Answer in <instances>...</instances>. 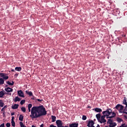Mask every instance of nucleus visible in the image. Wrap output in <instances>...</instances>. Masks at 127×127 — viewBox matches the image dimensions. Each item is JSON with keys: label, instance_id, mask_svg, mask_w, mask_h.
<instances>
[{"label": "nucleus", "instance_id": "1", "mask_svg": "<svg viewBox=\"0 0 127 127\" xmlns=\"http://www.w3.org/2000/svg\"><path fill=\"white\" fill-rule=\"evenodd\" d=\"M46 115H47V111H46L45 107L43 105H41L32 108L30 117L31 119H37V118L46 116Z\"/></svg>", "mask_w": 127, "mask_h": 127}, {"label": "nucleus", "instance_id": "2", "mask_svg": "<svg viewBox=\"0 0 127 127\" xmlns=\"http://www.w3.org/2000/svg\"><path fill=\"white\" fill-rule=\"evenodd\" d=\"M113 113L112 109L108 108L106 111L102 112V114L106 117H109Z\"/></svg>", "mask_w": 127, "mask_h": 127}, {"label": "nucleus", "instance_id": "3", "mask_svg": "<svg viewBox=\"0 0 127 127\" xmlns=\"http://www.w3.org/2000/svg\"><path fill=\"white\" fill-rule=\"evenodd\" d=\"M106 116L103 115V116H101V117L100 118L98 122H99L100 124H104L105 123H107V120L105 119L106 118Z\"/></svg>", "mask_w": 127, "mask_h": 127}, {"label": "nucleus", "instance_id": "4", "mask_svg": "<svg viewBox=\"0 0 127 127\" xmlns=\"http://www.w3.org/2000/svg\"><path fill=\"white\" fill-rule=\"evenodd\" d=\"M56 124L57 126V127H62L63 126V123L60 120H57Z\"/></svg>", "mask_w": 127, "mask_h": 127}, {"label": "nucleus", "instance_id": "5", "mask_svg": "<svg viewBox=\"0 0 127 127\" xmlns=\"http://www.w3.org/2000/svg\"><path fill=\"white\" fill-rule=\"evenodd\" d=\"M6 74L3 73H0V77L3 78V80H7L8 76H5Z\"/></svg>", "mask_w": 127, "mask_h": 127}, {"label": "nucleus", "instance_id": "6", "mask_svg": "<svg viewBox=\"0 0 127 127\" xmlns=\"http://www.w3.org/2000/svg\"><path fill=\"white\" fill-rule=\"evenodd\" d=\"M17 93L19 97H22V98H24V93H23L22 90H20L17 91Z\"/></svg>", "mask_w": 127, "mask_h": 127}, {"label": "nucleus", "instance_id": "7", "mask_svg": "<svg viewBox=\"0 0 127 127\" xmlns=\"http://www.w3.org/2000/svg\"><path fill=\"white\" fill-rule=\"evenodd\" d=\"M94 125H95V122H94L93 120H90L88 121V123L87 125V127H92V126H94Z\"/></svg>", "mask_w": 127, "mask_h": 127}, {"label": "nucleus", "instance_id": "8", "mask_svg": "<svg viewBox=\"0 0 127 127\" xmlns=\"http://www.w3.org/2000/svg\"><path fill=\"white\" fill-rule=\"evenodd\" d=\"M112 114V116H107L106 117V119H110L112 120L113 118H116V116H117V114H116V113L113 112V113H111Z\"/></svg>", "mask_w": 127, "mask_h": 127}, {"label": "nucleus", "instance_id": "9", "mask_svg": "<svg viewBox=\"0 0 127 127\" xmlns=\"http://www.w3.org/2000/svg\"><path fill=\"white\" fill-rule=\"evenodd\" d=\"M18 107H19V105L15 104L11 106V109H12V110H16L17 109H18Z\"/></svg>", "mask_w": 127, "mask_h": 127}, {"label": "nucleus", "instance_id": "10", "mask_svg": "<svg viewBox=\"0 0 127 127\" xmlns=\"http://www.w3.org/2000/svg\"><path fill=\"white\" fill-rule=\"evenodd\" d=\"M5 91L6 92H7L8 93H9L10 92H13V89H12L10 87H7L6 88H5Z\"/></svg>", "mask_w": 127, "mask_h": 127}, {"label": "nucleus", "instance_id": "11", "mask_svg": "<svg viewBox=\"0 0 127 127\" xmlns=\"http://www.w3.org/2000/svg\"><path fill=\"white\" fill-rule=\"evenodd\" d=\"M79 126V124L78 123H72L71 124H69V127H77Z\"/></svg>", "mask_w": 127, "mask_h": 127}, {"label": "nucleus", "instance_id": "12", "mask_svg": "<svg viewBox=\"0 0 127 127\" xmlns=\"http://www.w3.org/2000/svg\"><path fill=\"white\" fill-rule=\"evenodd\" d=\"M21 100V99H20V98L18 97V96H16L15 97L14 102L16 103V102H20Z\"/></svg>", "mask_w": 127, "mask_h": 127}, {"label": "nucleus", "instance_id": "13", "mask_svg": "<svg viewBox=\"0 0 127 127\" xmlns=\"http://www.w3.org/2000/svg\"><path fill=\"white\" fill-rule=\"evenodd\" d=\"M25 92L26 94H27V95H29V96L33 97V93H32V92L28 90H26Z\"/></svg>", "mask_w": 127, "mask_h": 127}, {"label": "nucleus", "instance_id": "14", "mask_svg": "<svg viewBox=\"0 0 127 127\" xmlns=\"http://www.w3.org/2000/svg\"><path fill=\"white\" fill-rule=\"evenodd\" d=\"M93 110H94L95 112H96V113H101L102 111L101 108H96Z\"/></svg>", "mask_w": 127, "mask_h": 127}, {"label": "nucleus", "instance_id": "15", "mask_svg": "<svg viewBox=\"0 0 127 127\" xmlns=\"http://www.w3.org/2000/svg\"><path fill=\"white\" fill-rule=\"evenodd\" d=\"M116 126H117V123H116V122H113L109 124V127H115Z\"/></svg>", "mask_w": 127, "mask_h": 127}, {"label": "nucleus", "instance_id": "16", "mask_svg": "<svg viewBox=\"0 0 127 127\" xmlns=\"http://www.w3.org/2000/svg\"><path fill=\"white\" fill-rule=\"evenodd\" d=\"M112 123H113V120L111 119H109L108 120L107 122V125H110V124H112Z\"/></svg>", "mask_w": 127, "mask_h": 127}, {"label": "nucleus", "instance_id": "17", "mask_svg": "<svg viewBox=\"0 0 127 127\" xmlns=\"http://www.w3.org/2000/svg\"><path fill=\"white\" fill-rule=\"evenodd\" d=\"M15 70H16V71H18V72H20V71L22 70V68L20 66H17L15 68Z\"/></svg>", "mask_w": 127, "mask_h": 127}, {"label": "nucleus", "instance_id": "18", "mask_svg": "<svg viewBox=\"0 0 127 127\" xmlns=\"http://www.w3.org/2000/svg\"><path fill=\"white\" fill-rule=\"evenodd\" d=\"M52 120V123H54L56 121V117L53 115L51 116Z\"/></svg>", "mask_w": 127, "mask_h": 127}, {"label": "nucleus", "instance_id": "19", "mask_svg": "<svg viewBox=\"0 0 127 127\" xmlns=\"http://www.w3.org/2000/svg\"><path fill=\"white\" fill-rule=\"evenodd\" d=\"M4 84V79L0 78V85H3Z\"/></svg>", "mask_w": 127, "mask_h": 127}, {"label": "nucleus", "instance_id": "20", "mask_svg": "<svg viewBox=\"0 0 127 127\" xmlns=\"http://www.w3.org/2000/svg\"><path fill=\"white\" fill-rule=\"evenodd\" d=\"M3 106H4V103H3L2 100H0V107H1V108H2Z\"/></svg>", "mask_w": 127, "mask_h": 127}, {"label": "nucleus", "instance_id": "21", "mask_svg": "<svg viewBox=\"0 0 127 127\" xmlns=\"http://www.w3.org/2000/svg\"><path fill=\"white\" fill-rule=\"evenodd\" d=\"M96 118L97 119L98 121H99L102 116H101L100 114H98L96 115Z\"/></svg>", "mask_w": 127, "mask_h": 127}, {"label": "nucleus", "instance_id": "22", "mask_svg": "<svg viewBox=\"0 0 127 127\" xmlns=\"http://www.w3.org/2000/svg\"><path fill=\"white\" fill-rule=\"evenodd\" d=\"M23 115H20L19 117V121H20L21 122H22L23 121Z\"/></svg>", "mask_w": 127, "mask_h": 127}, {"label": "nucleus", "instance_id": "23", "mask_svg": "<svg viewBox=\"0 0 127 127\" xmlns=\"http://www.w3.org/2000/svg\"><path fill=\"white\" fill-rule=\"evenodd\" d=\"M123 110H124V106L121 105L120 108L119 109V113H123V112H122Z\"/></svg>", "mask_w": 127, "mask_h": 127}, {"label": "nucleus", "instance_id": "24", "mask_svg": "<svg viewBox=\"0 0 127 127\" xmlns=\"http://www.w3.org/2000/svg\"><path fill=\"white\" fill-rule=\"evenodd\" d=\"M5 109H7V106H4L1 110V112H5Z\"/></svg>", "mask_w": 127, "mask_h": 127}, {"label": "nucleus", "instance_id": "25", "mask_svg": "<svg viewBox=\"0 0 127 127\" xmlns=\"http://www.w3.org/2000/svg\"><path fill=\"white\" fill-rule=\"evenodd\" d=\"M7 84H8V85H9L10 86H13V85H14V82L12 81V83H11L9 81H7Z\"/></svg>", "mask_w": 127, "mask_h": 127}, {"label": "nucleus", "instance_id": "26", "mask_svg": "<svg viewBox=\"0 0 127 127\" xmlns=\"http://www.w3.org/2000/svg\"><path fill=\"white\" fill-rule=\"evenodd\" d=\"M117 121L118 123H122V122H123V119L120 118L119 117H117Z\"/></svg>", "mask_w": 127, "mask_h": 127}, {"label": "nucleus", "instance_id": "27", "mask_svg": "<svg viewBox=\"0 0 127 127\" xmlns=\"http://www.w3.org/2000/svg\"><path fill=\"white\" fill-rule=\"evenodd\" d=\"M4 96V93L3 91H0V98H2Z\"/></svg>", "mask_w": 127, "mask_h": 127}, {"label": "nucleus", "instance_id": "28", "mask_svg": "<svg viewBox=\"0 0 127 127\" xmlns=\"http://www.w3.org/2000/svg\"><path fill=\"white\" fill-rule=\"evenodd\" d=\"M120 107H121V104H118L115 107V109H116V110H118L120 111Z\"/></svg>", "mask_w": 127, "mask_h": 127}, {"label": "nucleus", "instance_id": "29", "mask_svg": "<svg viewBox=\"0 0 127 127\" xmlns=\"http://www.w3.org/2000/svg\"><path fill=\"white\" fill-rule=\"evenodd\" d=\"M123 104L124 105H127V98L126 97H124V99L123 101Z\"/></svg>", "mask_w": 127, "mask_h": 127}, {"label": "nucleus", "instance_id": "30", "mask_svg": "<svg viewBox=\"0 0 127 127\" xmlns=\"http://www.w3.org/2000/svg\"><path fill=\"white\" fill-rule=\"evenodd\" d=\"M21 110L22 112H24V113H25V112H26V109H25V107H21Z\"/></svg>", "mask_w": 127, "mask_h": 127}, {"label": "nucleus", "instance_id": "31", "mask_svg": "<svg viewBox=\"0 0 127 127\" xmlns=\"http://www.w3.org/2000/svg\"><path fill=\"white\" fill-rule=\"evenodd\" d=\"M11 123L12 127H15V122H14V121H11Z\"/></svg>", "mask_w": 127, "mask_h": 127}, {"label": "nucleus", "instance_id": "32", "mask_svg": "<svg viewBox=\"0 0 127 127\" xmlns=\"http://www.w3.org/2000/svg\"><path fill=\"white\" fill-rule=\"evenodd\" d=\"M82 120H83V121H86L87 120V116H86L85 115H83Z\"/></svg>", "mask_w": 127, "mask_h": 127}, {"label": "nucleus", "instance_id": "33", "mask_svg": "<svg viewBox=\"0 0 127 127\" xmlns=\"http://www.w3.org/2000/svg\"><path fill=\"white\" fill-rule=\"evenodd\" d=\"M25 103V100H22L20 101V104L21 105H24V104Z\"/></svg>", "mask_w": 127, "mask_h": 127}, {"label": "nucleus", "instance_id": "34", "mask_svg": "<svg viewBox=\"0 0 127 127\" xmlns=\"http://www.w3.org/2000/svg\"><path fill=\"white\" fill-rule=\"evenodd\" d=\"M28 109H31V108H32V104H29L28 105Z\"/></svg>", "mask_w": 127, "mask_h": 127}, {"label": "nucleus", "instance_id": "35", "mask_svg": "<svg viewBox=\"0 0 127 127\" xmlns=\"http://www.w3.org/2000/svg\"><path fill=\"white\" fill-rule=\"evenodd\" d=\"M6 127H10V123H6Z\"/></svg>", "mask_w": 127, "mask_h": 127}, {"label": "nucleus", "instance_id": "36", "mask_svg": "<svg viewBox=\"0 0 127 127\" xmlns=\"http://www.w3.org/2000/svg\"><path fill=\"white\" fill-rule=\"evenodd\" d=\"M122 127H127V125H126L125 123L122 125Z\"/></svg>", "mask_w": 127, "mask_h": 127}, {"label": "nucleus", "instance_id": "37", "mask_svg": "<svg viewBox=\"0 0 127 127\" xmlns=\"http://www.w3.org/2000/svg\"><path fill=\"white\" fill-rule=\"evenodd\" d=\"M0 127H4V123H3L0 125Z\"/></svg>", "mask_w": 127, "mask_h": 127}, {"label": "nucleus", "instance_id": "38", "mask_svg": "<svg viewBox=\"0 0 127 127\" xmlns=\"http://www.w3.org/2000/svg\"><path fill=\"white\" fill-rule=\"evenodd\" d=\"M50 127H57L56 126H54L53 124H52L50 126Z\"/></svg>", "mask_w": 127, "mask_h": 127}, {"label": "nucleus", "instance_id": "39", "mask_svg": "<svg viewBox=\"0 0 127 127\" xmlns=\"http://www.w3.org/2000/svg\"><path fill=\"white\" fill-rule=\"evenodd\" d=\"M2 113L3 116H5V111H1Z\"/></svg>", "mask_w": 127, "mask_h": 127}, {"label": "nucleus", "instance_id": "40", "mask_svg": "<svg viewBox=\"0 0 127 127\" xmlns=\"http://www.w3.org/2000/svg\"><path fill=\"white\" fill-rule=\"evenodd\" d=\"M122 113H123V114H126V115H127V112H126V111H125V110H124V111L122 112Z\"/></svg>", "mask_w": 127, "mask_h": 127}, {"label": "nucleus", "instance_id": "41", "mask_svg": "<svg viewBox=\"0 0 127 127\" xmlns=\"http://www.w3.org/2000/svg\"><path fill=\"white\" fill-rule=\"evenodd\" d=\"M38 102H42V101H43V100H41V99H37Z\"/></svg>", "mask_w": 127, "mask_h": 127}, {"label": "nucleus", "instance_id": "42", "mask_svg": "<svg viewBox=\"0 0 127 127\" xmlns=\"http://www.w3.org/2000/svg\"><path fill=\"white\" fill-rule=\"evenodd\" d=\"M14 115H15V113L14 112L11 113V116H14Z\"/></svg>", "mask_w": 127, "mask_h": 127}, {"label": "nucleus", "instance_id": "43", "mask_svg": "<svg viewBox=\"0 0 127 127\" xmlns=\"http://www.w3.org/2000/svg\"><path fill=\"white\" fill-rule=\"evenodd\" d=\"M11 121H14V117H12Z\"/></svg>", "mask_w": 127, "mask_h": 127}, {"label": "nucleus", "instance_id": "44", "mask_svg": "<svg viewBox=\"0 0 127 127\" xmlns=\"http://www.w3.org/2000/svg\"><path fill=\"white\" fill-rule=\"evenodd\" d=\"M40 127H44V124H42L41 125Z\"/></svg>", "mask_w": 127, "mask_h": 127}, {"label": "nucleus", "instance_id": "45", "mask_svg": "<svg viewBox=\"0 0 127 127\" xmlns=\"http://www.w3.org/2000/svg\"><path fill=\"white\" fill-rule=\"evenodd\" d=\"M124 111H127V107L126 106Z\"/></svg>", "mask_w": 127, "mask_h": 127}, {"label": "nucleus", "instance_id": "46", "mask_svg": "<svg viewBox=\"0 0 127 127\" xmlns=\"http://www.w3.org/2000/svg\"><path fill=\"white\" fill-rule=\"evenodd\" d=\"M28 111L29 112H30V111H31L30 108H28Z\"/></svg>", "mask_w": 127, "mask_h": 127}, {"label": "nucleus", "instance_id": "47", "mask_svg": "<svg viewBox=\"0 0 127 127\" xmlns=\"http://www.w3.org/2000/svg\"><path fill=\"white\" fill-rule=\"evenodd\" d=\"M62 127H68V126H62Z\"/></svg>", "mask_w": 127, "mask_h": 127}, {"label": "nucleus", "instance_id": "48", "mask_svg": "<svg viewBox=\"0 0 127 127\" xmlns=\"http://www.w3.org/2000/svg\"><path fill=\"white\" fill-rule=\"evenodd\" d=\"M12 72H14V69H11Z\"/></svg>", "mask_w": 127, "mask_h": 127}, {"label": "nucleus", "instance_id": "49", "mask_svg": "<svg viewBox=\"0 0 127 127\" xmlns=\"http://www.w3.org/2000/svg\"><path fill=\"white\" fill-rule=\"evenodd\" d=\"M32 127H36V126H35L34 125H32Z\"/></svg>", "mask_w": 127, "mask_h": 127}, {"label": "nucleus", "instance_id": "50", "mask_svg": "<svg viewBox=\"0 0 127 127\" xmlns=\"http://www.w3.org/2000/svg\"><path fill=\"white\" fill-rule=\"evenodd\" d=\"M87 108L91 109V107L90 106H88Z\"/></svg>", "mask_w": 127, "mask_h": 127}, {"label": "nucleus", "instance_id": "51", "mask_svg": "<svg viewBox=\"0 0 127 127\" xmlns=\"http://www.w3.org/2000/svg\"><path fill=\"white\" fill-rule=\"evenodd\" d=\"M124 117L126 118V119H127V116H125Z\"/></svg>", "mask_w": 127, "mask_h": 127}, {"label": "nucleus", "instance_id": "52", "mask_svg": "<svg viewBox=\"0 0 127 127\" xmlns=\"http://www.w3.org/2000/svg\"><path fill=\"white\" fill-rule=\"evenodd\" d=\"M126 106V107H127V104Z\"/></svg>", "mask_w": 127, "mask_h": 127}, {"label": "nucleus", "instance_id": "53", "mask_svg": "<svg viewBox=\"0 0 127 127\" xmlns=\"http://www.w3.org/2000/svg\"><path fill=\"white\" fill-rule=\"evenodd\" d=\"M105 127H108V126H106Z\"/></svg>", "mask_w": 127, "mask_h": 127}]
</instances>
